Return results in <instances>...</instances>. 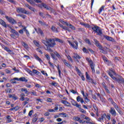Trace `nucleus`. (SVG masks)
I'll return each mask as SVG.
<instances>
[{"instance_id":"1","label":"nucleus","mask_w":124,"mask_h":124,"mask_svg":"<svg viewBox=\"0 0 124 124\" xmlns=\"http://www.w3.org/2000/svg\"><path fill=\"white\" fill-rule=\"evenodd\" d=\"M42 42L45 45H46V46H48V47H47V49L48 51H49V52H53L52 49L49 48V47L53 48V47H54V46L56 45V42H55V40L52 38H46V40H42Z\"/></svg>"},{"instance_id":"2","label":"nucleus","mask_w":124,"mask_h":124,"mask_svg":"<svg viewBox=\"0 0 124 124\" xmlns=\"http://www.w3.org/2000/svg\"><path fill=\"white\" fill-rule=\"evenodd\" d=\"M108 75L112 79L114 80V81H116L119 84H123V85H124V79L123 77H119L118 78H116L112 74L111 72H108Z\"/></svg>"},{"instance_id":"3","label":"nucleus","mask_w":124,"mask_h":124,"mask_svg":"<svg viewBox=\"0 0 124 124\" xmlns=\"http://www.w3.org/2000/svg\"><path fill=\"white\" fill-rule=\"evenodd\" d=\"M91 29L93 31L96 32L98 35H101L103 33L102 31H101V29L98 26H95L94 27H92Z\"/></svg>"},{"instance_id":"4","label":"nucleus","mask_w":124,"mask_h":124,"mask_svg":"<svg viewBox=\"0 0 124 124\" xmlns=\"http://www.w3.org/2000/svg\"><path fill=\"white\" fill-rule=\"evenodd\" d=\"M16 12H17V13H22L23 14H27V15H29V14H30V12L26 10L25 8L17 7L16 8Z\"/></svg>"},{"instance_id":"5","label":"nucleus","mask_w":124,"mask_h":124,"mask_svg":"<svg viewBox=\"0 0 124 124\" xmlns=\"http://www.w3.org/2000/svg\"><path fill=\"white\" fill-rule=\"evenodd\" d=\"M5 18L12 25H15V24H17V22L15 19H14V18L7 16H5Z\"/></svg>"},{"instance_id":"6","label":"nucleus","mask_w":124,"mask_h":124,"mask_svg":"<svg viewBox=\"0 0 124 124\" xmlns=\"http://www.w3.org/2000/svg\"><path fill=\"white\" fill-rule=\"evenodd\" d=\"M68 42L70 44V46L73 48V49H75L76 50L78 49V42L77 41H74V43L75 44H76V45L74 44V43H72V42H70V41H68Z\"/></svg>"},{"instance_id":"7","label":"nucleus","mask_w":124,"mask_h":124,"mask_svg":"<svg viewBox=\"0 0 124 124\" xmlns=\"http://www.w3.org/2000/svg\"><path fill=\"white\" fill-rule=\"evenodd\" d=\"M86 61L90 63L91 69L93 72H95L94 71V65H93V61L92 60L89 59V58H86Z\"/></svg>"},{"instance_id":"8","label":"nucleus","mask_w":124,"mask_h":124,"mask_svg":"<svg viewBox=\"0 0 124 124\" xmlns=\"http://www.w3.org/2000/svg\"><path fill=\"white\" fill-rule=\"evenodd\" d=\"M82 51L84 53H86V54H90V52L91 54H94V51L91 48H88L87 49L86 47H83ZM89 51H90V52H89Z\"/></svg>"},{"instance_id":"9","label":"nucleus","mask_w":124,"mask_h":124,"mask_svg":"<svg viewBox=\"0 0 124 124\" xmlns=\"http://www.w3.org/2000/svg\"><path fill=\"white\" fill-rule=\"evenodd\" d=\"M109 112L111 115L113 116V117H116L117 116V112H116V110H115L114 108L111 107L109 110Z\"/></svg>"},{"instance_id":"10","label":"nucleus","mask_w":124,"mask_h":124,"mask_svg":"<svg viewBox=\"0 0 124 124\" xmlns=\"http://www.w3.org/2000/svg\"><path fill=\"white\" fill-rule=\"evenodd\" d=\"M43 6L44 8L46 9V10H48L50 12H54V9L52 8L50 6H48L45 3H43Z\"/></svg>"},{"instance_id":"11","label":"nucleus","mask_w":124,"mask_h":124,"mask_svg":"<svg viewBox=\"0 0 124 124\" xmlns=\"http://www.w3.org/2000/svg\"><path fill=\"white\" fill-rule=\"evenodd\" d=\"M99 50H100V53H102L103 54H107V47H103L102 46H101L100 47H98Z\"/></svg>"},{"instance_id":"12","label":"nucleus","mask_w":124,"mask_h":124,"mask_svg":"<svg viewBox=\"0 0 124 124\" xmlns=\"http://www.w3.org/2000/svg\"><path fill=\"white\" fill-rule=\"evenodd\" d=\"M86 79L89 80V82H91L92 83V84H96V83L94 82V81L93 79L92 78H91V77L90 75L88 74V73L86 72Z\"/></svg>"},{"instance_id":"13","label":"nucleus","mask_w":124,"mask_h":124,"mask_svg":"<svg viewBox=\"0 0 124 124\" xmlns=\"http://www.w3.org/2000/svg\"><path fill=\"white\" fill-rule=\"evenodd\" d=\"M0 24L4 28H11L10 26L9 25H6V23L3 21L2 19H0Z\"/></svg>"},{"instance_id":"14","label":"nucleus","mask_w":124,"mask_h":124,"mask_svg":"<svg viewBox=\"0 0 124 124\" xmlns=\"http://www.w3.org/2000/svg\"><path fill=\"white\" fill-rule=\"evenodd\" d=\"M104 37L108 41H111V42H116V40L114 38L109 36H104Z\"/></svg>"},{"instance_id":"15","label":"nucleus","mask_w":124,"mask_h":124,"mask_svg":"<svg viewBox=\"0 0 124 124\" xmlns=\"http://www.w3.org/2000/svg\"><path fill=\"white\" fill-rule=\"evenodd\" d=\"M63 62L66 65V66H67L69 68H71L72 67V65L70 64L69 63H68V62H67L65 60H63Z\"/></svg>"},{"instance_id":"16","label":"nucleus","mask_w":124,"mask_h":124,"mask_svg":"<svg viewBox=\"0 0 124 124\" xmlns=\"http://www.w3.org/2000/svg\"><path fill=\"white\" fill-rule=\"evenodd\" d=\"M37 33L40 34L41 36H44V32H43L42 30H41V29L40 28H38V31H37Z\"/></svg>"},{"instance_id":"17","label":"nucleus","mask_w":124,"mask_h":124,"mask_svg":"<svg viewBox=\"0 0 124 124\" xmlns=\"http://www.w3.org/2000/svg\"><path fill=\"white\" fill-rule=\"evenodd\" d=\"M77 101H78V102H80L81 104H83V103H84V99H83L81 97V96H78L77 97Z\"/></svg>"},{"instance_id":"18","label":"nucleus","mask_w":124,"mask_h":124,"mask_svg":"<svg viewBox=\"0 0 124 124\" xmlns=\"http://www.w3.org/2000/svg\"><path fill=\"white\" fill-rule=\"evenodd\" d=\"M104 119H106V113H104V114H102V116H101L100 118H99L98 119V121L99 122H101L102 121H103V120H104Z\"/></svg>"},{"instance_id":"19","label":"nucleus","mask_w":124,"mask_h":124,"mask_svg":"<svg viewBox=\"0 0 124 124\" xmlns=\"http://www.w3.org/2000/svg\"><path fill=\"white\" fill-rule=\"evenodd\" d=\"M72 104L73 105V106H76V107H77V108H79L80 106H81V105H79L75 101V100H73L71 101Z\"/></svg>"},{"instance_id":"20","label":"nucleus","mask_w":124,"mask_h":124,"mask_svg":"<svg viewBox=\"0 0 124 124\" xmlns=\"http://www.w3.org/2000/svg\"><path fill=\"white\" fill-rule=\"evenodd\" d=\"M93 41H94L96 47H98V48H99V47H100V46H102L101 44H100V43H99V42L98 41H97V40L94 39L93 40Z\"/></svg>"},{"instance_id":"21","label":"nucleus","mask_w":124,"mask_h":124,"mask_svg":"<svg viewBox=\"0 0 124 124\" xmlns=\"http://www.w3.org/2000/svg\"><path fill=\"white\" fill-rule=\"evenodd\" d=\"M11 32H12V33H13L14 35H16V36H17V37H19V33H18V32L16 31L15 30L11 29Z\"/></svg>"},{"instance_id":"22","label":"nucleus","mask_w":124,"mask_h":124,"mask_svg":"<svg viewBox=\"0 0 124 124\" xmlns=\"http://www.w3.org/2000/svg\"><path fill=\"white\" fill-rule=\"evenodd\" d=\"M23 31H25L27 36H28V37H30V32H29L28 30H27V27H24L23 28Z\"/></svg>"},{"instance_id":"23","label":"nucleus","mask_w":124,"mask_h":124,"mask_svg":"<svg viewBox=\"0 0 124 124\" xmlns=\"http://www.w3.org/2000/svg\"><path fill=\"white\" fill-rule=\"evenodd\" d=\"M21 92H24L25 93H26V94H30V92L26 88H21Z\"/></svg>"},{"instance_id":"24","label":"nucleus","mask_w":124,"mask_h":124,"mask_svg":"<svg viewBox=\"0 0 124 124\" xmlns=\"http://www.w3.org/2000/svg\"><path fill=\"white\" fill-rule=\"evenodd\" d=\"M66 26L68 27H69L70 29H71V30H73V31H75L76 29L74 26L72 25V24L66 23Z\"/></svg>"},{"instance_id":"25","label":"nucleus","mask_w":124,"mask_h":124,"mask_svg":"<svg viewBox=\"0 0 124 124\" xmlns=\"http://www.w3.org/2000/svg\"><path fill=\"white\" fill-rule=\"evenodd\" d=\"M61 102L63 104H64L65 105H66L67 106H69V105H70V103H69V102L65 100H62Z\"/></svg>"},{"instance_id":"26","label":"nucleus","mask_w":124,"mask_h":124,"mask_svg":"<svg viewBox=\"0 0 124 124\" xmlns=\"http://www.w3.org/2000/svg\"><path fill=\"white\" fill-rule=\"evenodd\" d=\"M19 81H21V82H25V83H27L28 82V79H26V78L25 77H21L19 78Z\"/></svg>"},{"instance_id":"27","label":"nucleus","mask_w":124,"mask_h":124,"mask_svg":"<svg viewBox=\"0 0 124 124\" xmlns=\"http://www.w3.org/2000/svg\"><path fill=\"white\" fill-rule=\"evenodd\" d=\"M58 25L61 28H62V29H63V30H64L65 31H68V28L67 27L63 26L61 24V23H58Z\"/></svg>"},{"instance_id":"28","label":"nucleus","mask_w":124,"mask_h":124,"mask_svg":"<svg viewBox=\"0 0 124 124\" xmlns=\"http://www.w3.org/2000/svg\"><path fill=\"white\" fill-rule=\"evenodd\" d=\"M50 29L52 31H54V32H58V29L55 28V26H52Z\"/></svg>"},{"instance_id":"29","label":"nucleus","mask_w":124,"mask_h":124,"mask_svg":"<svg viewBox=\"0 0 124 124\" xmlns=\"http://www.w3.org/2000/svg\"><path fill=\"white\" fill-rule=\"evenodd\" d=\"M21 44L25 49H28L29 48V46L25 42H22Z\"/></svg>"},{"instance_id":"30","label":"nucleus","mask_w":124,"mask_h":124,"mask_svg":"<svg viewBox=\"0 0 124 124\" xmlns=\"http://www.w3.org/2000/svg\"><path fill=\"white\" fill-rule=\"evenodd\" d=\"M34 58L37 60V61H38L39 62H42V60L41 59L39 58V57L36 55H34Z\"/></svg>"},{"instance_id":"31","label":"nucleus","mask_w":124,"mask_h":124,"mask_svg":"<svg viewBox=\"0 0 124 124\" xmlns=\"http://www.w3.org/2000/svg\"><path fill=\"white\" fill-rule=\"evenodd\" d=\"M105 7V6L103 5L101 6V7L99 9L98 13L100 14L102 11H104V8Z\"/></svg>"},{"instance_id":"32","label":"nucleus","mask_w":124,"mask_h":124,"mask_svg":"<svg viewBox=\"0 0 124 124\" xmlns=\"http://www.w3.org/2000/svg\"><path fill=\"white\" fill-rule=\"evenodd\" d=\"M74 120L75 121H78V122H79L80 123V124H81V123H82V120H81L80 119V118L78 117H74Z\"/></svg>"},{"instance_id":"33","label":"nucleus","mask_w":124,"mask_h":124,"mask_svg":"<svg viewBox=\"0 0 124 124\" xmlns=\"http://www.w3.org/2000/svg\"><path fill=\"white\" fill-rule=\"evenodd\" d=\"M33 43H34V45H35V46H36L37 47H40V45L39 44V42H37L36 40H34L33 41Z\"/></svg>"},{"instance_id":"34","label":"nucleus","mask_w":124,"mask_h":124,"mask_svg":"<svg viewBox=\"0 0 124 124\" xmlns=\"http://www.w3.org/2000/svg\"><path fill=\"white\" fill-rule=\"evenodd\" d=\"M78 108H79L80 112H81V113H83V114H86V113H87V111L86 110H85L84 109H82V108H81V106H80Z\"/></svg>"},{"instance_id":"35","label":"nucleus","mask_w":124,"mask_h":124,"mask_svg":"<svg viewBox=\"0 0 124 124\" xmlns=\"http://www.w3.org/2000/svg\"><path fill=\"white\" fill-rule=\"evenodd\" d=\"M26 71H27V72H28V73L30 74V75H31V76H33L34 74H33V73H32V71H31V70L29 69H27Z\"/></svg>"},{"instance_id":"36","label":"nucleus","mask_w":124,"mask_h":124,"mask_svg":"<svg viewBox=\"0 0 124 124\" xmlns=\"http://www.w3.org/2000/svg\"><path fill=\"white\" fill-rule=\"evenodd\" d=\"M74 59H78L80 60L81 59V57L78 55V54H74V56H73Z\"/></svg>"},{"instance_id":"37","label":"nucleus","mask_w":124,"mask_h":124,"mask_svg":"<svg viewBox=\"0 0 124 124\" xmlns=\"http://www.w3.org/2000/svg\"><path fill=\"white\" fill-rule=\"evenodd\" d=\"M29 9H30V10H31V11H32L34 13H35V11H36V9H35V8H34L31 6H30V7H29Z\"/></svg>"},{"instance_id":"38","label":"nucleus","mask_w":124,"mask_h":124,"mask_svg":"<svg viewBox=\"0 0 124 124\" xmlns=\"http://www.w3.org/2000/svg\"><path fill=\"white\" fill-rule=\"evenodd\" d=\"M93 108L94 110L96 112V115H97L98 113H97V111H98V108H97V107H96V105H93Z\"/></svg>"},{"instance_id":"39","label":"nucleus","mask_w":124,"mask_h":124,"mask_svg":"<svg viewBox=\"0 0 124 124\" xmlns=\"http://www.w3.org/2000/svg\"><path fill=\"white\" fill-rule=\"evenodd\" d=\"M32 73H34V74H36V75H39V72L38 71L35 70V69H33L32 70Z\"/></svg>"},{"instance_id":"40","label":"nucleus","mask_w":124,"mask_h":124,"mask_svg":"<svg viewBox=\"0 0 124 124\" xmlns=\"http://www.w3.org/2000/svg\"><path fill=\"white\" fill-rule=\"evenodd\" d=\"M12 91V90L10 88H8V89H6L5 90V92L6 93H11Z\"/></svg>"},{"instance_id":"41","label":"nucleus","mask_w":124,"mask_h":124,"mask_svg":"<svg viewBox=\"0 0 124 124\" xmlns=\"http://www.w3.org/2000/svg\"><path fill=\"white\" fill-rule=\"evenodd\" d=\"M85 41L87 44H89V45H92V43H91V41H90V39H86L85 40Z\"/></svg>"},{"instance_id":"42","label":"nucleus","mask_w":124,"mask_h":124,"mask_svg":"<svg viewBox=\"0 0 124 124\" xmlns=\"http://www.w3.org/2000/svg\"><path fill=\"white\" fill-rule=\"evenodd\" d=\"M59 115H60L61 116H62V115L63 118H66V117H67V114H66V113H63V112L59 113Z\"/></svg>"},{"instance_id":"43","label":"nucleus","mask_w":124,"mask_h":124,"mask_svg":"<svg viewBox=\"0 0 124 124\" xmlns=\"http://www.w3.org/2000/svg\"><path fill=\"white\" fill-rule=\"evenodd\" d=\"M56 66V67H57L59 76L61 77V73H62V72H61V70L60 69V65H58L57 66Z\"/></svg>"},{"instance_id":"44","label":"nucleus","mask_w":124,"mask_h":124,"mask_svg":"<svg viewBox=\"0 0 124 124\" xmlns=\"http://www.w3.org/2000/svg\"><path fill=\"white\" fill-rule=\"evenodd\" d=\"M55 41H57V42H60V43H63V41L59 38H55Z\"/></svg>"},{"instance_id":"45","label":"nucleus","mask_w":124,"mask_h":124,"mask_svg":"<svg viewBox=\"0 0 124 124\" xmlns=\"http://www.w3.org/2000/svg\"><path fill=\"white\" fill-rule=\"evenodd\" d=\"M37 120H38V117L37 116H35L32 120V122L33 123H36L37 121Z\"/></svg>"},{"instance_id":"46","label":"nucleus","mask_w":124,"mask_h":124,"mask_svg":"<svg viewBox=\"0 0 124 124\" xmlns=\"http://www.w3.org/2000/svg\"><path fill=\"white\" fill-rule=\"evenodd\" d=\"M50 85L53 86V87H57L58 84V83L54 82H52Z\"/></svg>"},{"instance_id":"47","label":"nucleus","mask_w":124,"mask_h":124,"mask_svg":"<svg viewBox=\"0 0 124 124\" xmlns=\"http://www.w3.org/2000/svg\"><path fill=\"white\" fill-rule=\"evenodd\" d=\"M39 23L41 24L42 26H46V23L44 21L42 22L41 20H40L39 21Z\"/></svg>"},{"instance_id":"48","label":"nucleus","mask_w":124,"mask_h":124,"mask_svg":"<svg viewBox=\"0 0 124 124\" xmlns=\"http://www.w3.org/2000/svg\"><path fill=\"white\" fill-rule=\"evenodd\" d=\"M45 56L47 60V61H48V62H50V56L48 54H45Z\"/></svg>"},{"instance_id":"49","label":"nucleus","mask_w":124,"mask_h":124,"mask_svg":"<svg viewBox=\"0 0 124 124\" xmlns=\"http://www.w3.org/2000/svg\"><path fill=\"white\" fill-rule=\"evenodd\" d=\"M76 70L77 72H78V74H82L81 71H80V70H79L78 67H76Z\"/></svg>"},{"instance_id":"50","label":"nucleus","mask_w":124,"mask_h":124,"mask_svg":"<svg viewBox=\"0 0 124 124\" xmlns=\"http://www.w3.org/2000/svg\"><path fill=\"white\" fill-rule=\"evenodd\" d=\"M92 98L94 99V100H96L97 99V97H96V95L95 94H92Z\"/></svg>"},{"instance_id":"51","label":"nucleus","mask_w":124,"mask_h":124,"mask_svg":"<svg viewBox=\"0 0 124 124\" xmlns=\"http://www.w3.org/2000/svg\"><path fill=\"white\" fill-rule=\"evenodd\" d=\"M36 5L38 6V7H39V8H42V7H43V3L39 4H36Z\"/></svg>"},{"instance_id":"52","label":"nucleus","mask_w":124,"mask_h":124,"mask_svg":"<svg viewBox=\"0 0 124 124\" xmlns=\"http://www.w3.org/2000/svg\"><path fill=\"white\" fill-rule=\"evenodd\" d=\"M67 58L68 60H70V62H73V60L72 59V58H71V57H70V56L68 55L67 56Z\"/></svg>"},{"instance_id":"53","label":"nucleus","mask_w":124,"mask_h":124,"mask_svg":"<svg viewBox=\"0 0 124 124\" xmlns=\"http://www.w3.org/2000/svg\"><path fill=\"white\" fill-rule=\"evenodd\" d=\"M116 110L117 111V112H118V113L120 114V115L122 116L123 112H122V110H121V109H120V108H118V109H116Z\"/></svg>"},{"instance_id":"54","label":"nucleus","mask_w":124,"mask_h":124,"mask_svg":"<svg viewBox=\"0 0 124 124\" xmlns=\"http://www.w3.org/2000/svg\"><path fill=\"white\" fill-rule=\"evenodd\" d=\"M84 98L85 100V102H86V103H88V102H90V99H88V97H85Z\"/></svg>"},{"instance_id":"55","label":"nucleus","mask_w":124,"mask_h":124,"mask_svg":"<svg viewBox=\"0 0 124 124\" xmlns=\"http://www.w3.org/2000/svg\"><path fill=\"white\" fill-rule=\"evenodd\" d=\"M80 118L82 120H85V119H86V115H85L84 114L81 115H80Z\"/></svg>"},{"instance_id":"56","label":"nucleus","mask_w":124,"mask_h":124,"mask_svg":"<svg viewBox=\"0 0 124 124\" xmlns=\"http://www.w3.org/2000/svg\"><path fill=\"white\" fill-rule=\"evenodd\" d=\"M103 60L104 62H108V59H107V58L105 56H103Z\"/></svg>"},{"instance_id":"57","label":"nucleus","mask_w":124,"mask_h":124,"mask_svg":"<svg viewBox=\"0 0 124 124\" xmlns=\"http://www.w3.org/2000/svg\"><path fill=\"white\" fill-rule=\"evenodd\" d=\"M49 64L52 67V68H55V66H54V64L52 63L50 61L48 62Z\"/></svg>"},{"instance_id":"58","label":"nucleus","mask_w":124,"mask_h":124,"mask_svg":"<svg viewBox=\"0 0 124 124\" xmlns=\"http://www.w3.org/2000/svg\"><path fill=\"white\" fill-rule=\"evenodd\" d=\"M36 51H37V52H39V53H40V54H41V55H42V54H43V52H42V51H41V50L38 48H36Z\"/></svg>"},{"instance_id":"59","label":"nucleus","mask_w":124,"mask_h":124,"mask_svg":"<svg viewBox=\"0 0 124 124\" xmlns=\"http://www.w3.org/2000/svg\"><path fill=\"white\" fill-rule=\"evenodd\" d=\"M8 1L11 3H13L14 4H16V1H14V0H8Z\"/></svg>"},{"instance_id":"60","label":"nucleus","mask_w":124,"mask_h":124,"mask_svg":"<svg viewBox=\"0 0 124 124\" xmlns=\"http://www.w3.org/2000/svg\"><path fill=\"white\" fill-rule=\"evenodd\" d=\"M55 55H56L57 58H59V59H61V55L58 52H55Z\"/></svg>"},{"instance_id":"61","label":"nucleus","mask_w":124,"mask_h":124,"mask_svg":"<svg viewBox=\"0 0 124 124\" xmlns=\"http://www.w3.org/2000/svg\"><path fill=\"white\" fill-rule=\"evenodd\" d=\"M32 113H33V110H30L29 113V116L30 117H31V115H32Z\"/></svg>"},{"instance_id":"62","label":"nucleus","mask_w":124,"mask_h":124,"mask_svg":"<svg viewBox=\"0 0 124 124\" xmlns=\"http://www.w3.org/2000/svg\"><path fill=\"white\" fill-rule=\"evenodd\" d=\"M29 3H30V4H31V5H35V3H34V2L32 0H30Z\"/></svg>"},{"instance_id":"63","label":"nucleus","mask_w":124,"mask_h":124,"mask_svg":"<svg viewBox=\"0 0 124 124\" xmlns=\"http://www.w3.org/2000/svg\"><path fill=\"white\" fill-rule=\"evenodd\" d=\"M108 100L109 102H111V104L114 102V100H113V99H112L111 98H108Z\"/></svg>"},{"instance_id":"64","label":"nucleus","mask_w":124,"mask_h":124,"mask_svg":"<svg viewBox=\"0 0 124 124\" xmlns=\"http://www.w3.org/2000/svg\"><path fill=\"white\" fill-rule=\"evenodd\" d=\"M14 108L15 111H18V110H19V109H20V107L16 106V107H14Z\"/></svg>"}]
</instances>
